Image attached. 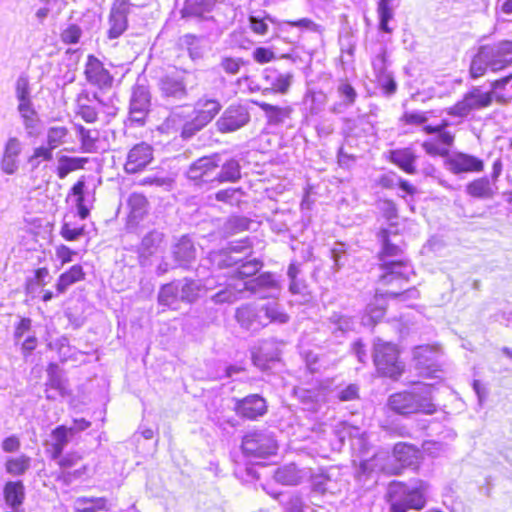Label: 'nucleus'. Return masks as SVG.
I'll use <instances>...</instances> for the list:
<instances>
[{"mask_svg":"<svg viewBox=\"0 0 512 512\" xmlns=\"http://www.w3.org/2000/svg\"><path fill=\"white\" fill-rule=\"evenodd\" d=\"M379 238L382 242V269L383 274L380 276V282L383 285L397 283L401 285L403 282L409 281L413 275L412 266L408 261L403 259L388 261V257L401 256L403 252L402 239L397 233L390 229H382L379 232Z\"/></svg>","mask_w":512,"mask_h":512,"instance_id":"obj_1","label":"nucleus"},{"mask_svg":"<svg viewBox=\"0 0 512 512\" xmlns=\"http://www.w3.org/2000/svg\"><path fill=\"white\" fill-rule=\"evenodd\" d=\"M512 63V41L503 40L491 45L480 46L472 58L470 75L476 79L488 69L493 72L502 70Z\"/></svg>","mask_w":512,"mask_h":512,"instance_id":"obj_2","label":"nucleus"},{"mask_svg":"<svg viewBox=\"0 0 512 512\" xmlns=\"http://www.w3.org/2000/svg\"><path fill=\"white\" fill-rule=\"evenodd\" d=\"M433 386L417 384L410 391L398 392L389 397V407L398 414H433L436 406L432 399Z\"/></svg>","mask_w":512,"mask_h":512,"instance_id":"obj_3","label":"nucleus"},{"mask_svg":"<svg viewBox=\"0 0 512 512\" xmlns=\"http://www.w3.org/2000/svg\"><path fill=\"white\" fill-rule=\"evenodd\" d=\"M427 484L415 481L410 484L392 482L388 488V502L392 512H407L409 509L420 510L426 504Z\"/></svg>","mask_w":512,"mask_h":512,"instance_id":"obj_4","label":"nucleus"},{"mask_svg":"<svg viewBox=\"0 0 512 512\" xmlns=\"http://www.w3.org/2000/svg\"><path fill=\"white\" fill-rule=\"evenodd\" d=\"M186 77V72H173L159 78L157 88L164 104L175 105L187 99Z\"/></svg>","mask_w":512,"mask_h":512,"instance_id":"obj_5","label":"nucleus"},{"mask_svg":"<svg viewBox=\"0 0 512 512\" xmlns=\"http://www.w3.org/2000/svg\"><path fill=\"white\" fill-rule=\"evenodd\" d=\"M398 349L390 342L378 339L374 344L373 360L377 370L384 376L397 377L401 374L403 366L398 361Z\"/></svg>","mask_w":512,"mask_h":512,"instance_id":"obj_6","label":"nucleus"},{"mask_svg":"<svg viewBox=\"0 0 512 512\" xmlns=\"http://www.w3.org/2000/svg\"><path fill=\"white\" fill-rule=\"evenodd\" d=\"M241 447L243 453L250 458H266L277 451V443L273 436L260 431L246 434Z\"/></svg>","mask_w":512,"mask_h":512,"instance_id":"obj_7","label":"nucleus"},{"mask_svg":"<svg viewBox=\"0 0 512 512\" xmlns=\"http://www.w3.org/2000/svg\"><path fill=\"white\" fill-rule=\"evenodd\" d=\"M493 92H483L480 87H473L463 99L450 107L448 114L465 117L473 110H480L492 104Z\"/></svg>","mask_w":512,"mask_h":512,"instance_id":"obj_8","label":"nucleus"},{"mask_svg":"<svg viewBox=\"0 0 512 512\" xmlns=\"http://www.w3.org/2000/svg\"><path fill=\"white\" fill-rule=\"evenodd\" d=\"M250 121V113L243 105L229 106L217 120L216 125L220 132H234Z\"/></svg>","mask_w":512,"mask_h":512,"instance_id":"obj_9","label":"nucleus"},{"mask_svg":"<svg viewBox=\"0 0 512 512\" xmlns=\"http://www.w3.org/2000/svg\"><path fill=\"white\" fill-rule=\"evenodd\" d=\"M151 104V95L146 85L137 83L132 90L130 99V119L143 124Z\"/></svg>","mask_w":512,"mask_h":512,"instance_id":"obj_10","label":"nucleus"},{"mask_svg":"<svg viewBox=\"0 0 512 512\" xmlns=\"http://www.w3.org/2000/svg\"><path fill=\"white\" fill-rule=\"evenodd\" d=\"M219 162L220 158L217 154L201 157L190 165L187 177L194 181L213 182Z\"/></svg>","mask_w":512,"mask_h":512,"instance_id":"obj_11","label":"nucleus"},{"mask_svg":"<svg viewBox=\"0 0 512 512\" xmlns=\"http://www.w3.org/2000/svg\"><path fill=\"white\" fill-rule=\"evenodd\" d=\"M152 160V146L141 142L133 146L128 152L124 169L127 173L134 174L143 170Z\"/></svg>","mask_w":512,"mask_h":512,"instance_id":"obj_12","label":"nucleus"},{"mask_svg":"<svg viewBox=\"0 0 512 512\" xmlns=\"http://www.w3.org/2000/svg\"><path fill=\"white\" fill-rule=\"evenodd\" d=\"M129 5L130 0H115L109 16L108 37L110 39H116L126 31Z\"/></svg>","mask_w":512,"mask_h":512,"instance_id":"obj_13","label":"nucleus"},{"mask_svg":"<svg viewBox=\"0 0 512 512\" xmlns=\"http://www.w3.org/2000/svg\"><path fill=\"white\" fill-rule=\"evenodd\" d=\"M22 152V143L17 137H9L5 143L0 161V169L7 175L14 174L19 168V156Z\"/></svg>","mask_w":512,"mask_h":512,"instance_id":"obj_14","label":"nucleus"},{"mask_svg":"<svg viewBox=\"0 0 512 512\" xmlns=\"http://www.w3.org/2000/svg\"><path fill=\"white\" fill-rule=\"evenodd\" d=\"M85 76L89 83L99 88L110 87L113 78L103 64L94 56H88L85 66Z\"/></svg>","mask_w":512,"mask_h":512,"instance_id":"obj_15","label":"nucleus"},{"mask_svg":"<svg viewBox=\"0 0 512 512\" xmlns=\"http://www.w3.org/2000/svg\"><path fill=\"white\" fill-rule=\"evenodd\" d=\"M235 410L238 415L256 419L266 413L267 406L265 400L257 394L249 395L243 399L237 400Z\"/></svg>","mask_w":512,"mask_h":512,"instance_id":"obj_16","label":"nucleus"},{"mask_svg":"<svg viewBox=\"0 0 512 512\" xmlns=\"http://www.w3.org/2000/svg\"><path fill=\"white\" fill-rule=\"evenodd\" d=\"M447 165L448 169L454 174L463 172H480L484 168L482 160L465 153H456L450 156L447 159Z\"/></svg>","mask_w":512,"mask_h":512,"instance_id":"obj_17","label":"nucleus"},{"mask_svg":"<svg viewBox=\"0 0 512 512\" xmlns=\"http://www.w3.org/2000/svg\"><path fill=\"white\" fill-rule=\"evenodd\" d=\"M97 102L98 105L107 108V113H112L110 111V106L107 102H105L97 93H93L92 98L88 93H82L78 97V114L82 117V119L88 123L95 122L97 120L98 111L97 108L93 105V102Z\"/></svg>","mask_w":512,"mask_h":512,"instance_id":"obj_18","label":"nucleus"},{"mask_svg":"<svg viewBox=\"0 0 512 512\" xmlns=\"http://www.w3.org/2000/svg\"><path fill=\"white\" fill-rule=\"evenodd\" d=\"M235 317L241 327L247 330L255 331L266 325V323L263 322V316L260 310L257 311L252 305H243L237 308Z\"/></svg>","mask_w":512,"mask_h":512,"instance_id":"obj_19","label":"nucleus"},{"mask_svg":"<svg viewBox=\"0 0 512 512\" xmlns=\"http://www.w3.org/2000/svg\"><path fill=\"white\" fill-rule=\"evenodd\" d=\"M5 503L11 512H24L22 504L25 499V487L21 481H8L3 489Z\"/></svg>","mask_w":512,"mask_h":512,"instance_id":"obj_20","label":"nucleus"},{"mask_svg":"<svg viewBox=\"0 0 512 512\" xmlns=\"http://www.w3.org/2000/svg\"><path fill=\"white\" fill-rule=\"evenodd\" d=\"M71 193L76 197L78 215L81 219L87 218L94 202V192L88 191L85 182L79 180L73 185Z\"/></svg>","mask_w":512,"mask_h":512,"instance_id":"obj_21","label":"nucleus"},{"mask_svg":"<svg viewBox=\"0 0 512 512\" xmlns=\"http://www.w3.org/2000/svg\"><path fill=\"white\" fill-rule=\"evenodd\" d=\"M324 325L336 338L344 336L347 332L352 331L355 326L353 317L333 312L324 322Z\"/></svg>","mask_w":512,"mask_h":512,"instance_id":"obj_22","label":"nucleus"},{"mask_svg":"<svg viewBox=\"0 0 512 512\" xmlns=\"http://www.w3.org/2000/svg\"><path fill=\"white\" fill-rule=\"evenodd\" d=\"M17 110L22 119L27 136L36 137L39 134L38 128L40 119L33 106V102L18 104Z\"/></svg>","mask_w":512,"mask_h":512,"instance_id":"obj_23","label":"nucleus"},{"mask_svg":"<svg viewBox=\"0 0 512 512\" xmlns=\"http://www.w3.org/2000/svg\"><path fill=\"white\" fill-rule=\"evenodd\" d=\"M73 435H75L73 433V429L64 425L58 426L52 431V444L50 450L52 460L60 458Z\"/></svg>","mask_w":512,"mask_h":512,"instance_id":"obj_24","label":"nucleus"},{"mask_svg":"<svg viewBox=\"0 0 512 512\" xmlns=\"http://www.w3.org/2000/svg\"><path fill=\"white\" fill-rule=\"evenodd\" d=\"M175 261L181 267H188L196 258V249L193 242L187 236H183L173 248Z\"/></svg>","mask_w":512,"mask_h":512,"instance_id":"obj_25","label":"nucleus"},{"mask_svg":"<svg viewBox=\"0 0 512 512\" xmlns=\"http://www.w3.org/2000/svg\"><path fill=\"white\" fill-rule=\"evenodd\" d=\"M254 103L265 113L268 124L280 125L290 118L293 109L290 106L280 107L266 102L254 101Z\"/></svg>","mask_w":512,"mask_h":512,"instance_id":"obj_26","label":"nucleus"},{"mask_svg":"<svg viewBox=\"0 0 512 512\" xmlns=\"http://www.w3.org/2000/svg\"><path fill=\"white\" fill-rule=\"evenodd\" d=\"M48 379L46 382V397L48 399H54L55 395L50 393L51 390H55L58 395L64 396L66 394V381L63 378L58 365L51 363L47 368Z\"/></svg>","mask_w":512,"mask_h":512,"instance_id":"obj_27","label":"nucleus"},{"mask_svg":"<svg viewBox=\"0 0 512 512\" xmlns=\"http://www.w3.org/2000/svg\"><path fill=\"white\" fill-rule=\"evenodd\" d=\"M176 282L180 290V300L187 303L195 302L198 299L200 292L204 287L210 288L208 283H205L203 285L198 280L183 279L178 280Z\"/></svg>","mask_w":512,"mask_h":512,"instance_id":"obj_28","label":"nucleus"},{"mask_svg":"<svg viewBox=\"0 0 512 512\" xmlns=\"http://www.w3.org/2000/svg\"><path fill=\"white\" fill-rule=\"evenodd\" d=\"M303 477V472L299 470L294 463L279 467L274 473L275 481L282 485H298L301 483Z\"/></svg>","mask_w":512,"mask_h":512,"instance_id":"obj_29","label":"nucleus"},{"mask_svg":"<svg viewBox=\"0 0 512 512\" xmlns=\"http://www.w3.org/2000/svg\"><path fill=\"white\" fill-rule=\"evenodd\" d=\"M417 156L411 148L396 149L390 152V160L408 174H415Z\"/></svg>","mask_w":512,"mask_h":512,"instance_id":"obj_30","label":"nucleus"},{"mask_svg":"<svg viewBox=\"0 0 512 512\" xmlns=\"http://www.w3.org/2000/svg\"><path fill=\"white\" fill-rule=\"evenodd\" d=\"M223 261L227 266L236 265L235 274L241 279L255 275L262 267V263L257 259H252L238 265L240 259L229 255Z\"/></svg>","mask_w":512,"mask_h":512,"instance_id":"obj_31","label":"nucleus"},{"mask_svg":"<svg viewBox=\"0 0 512 512\" xmlns=\"http://www.w3.org/2000/svg\"><path fill=\"white\" fill-rule=\"evenodd\" d=\"M221 107L219 101L215 99H199L195 114L207 125L219 113Z\"/></svg>","mask_w":512,"mask_h":512,"instance_id":"obj_32","label":"nucleus"},{"mask_svg":"<svg viewBox=\"0 0 512 512\" xmlns=\"http://www.w3.org/2000/svg\"><path fill=\"white\" fill-rule=\"evenodd\" d=\"M275 20L265 11H255L249 16V27L254 34L265 36L269 33V27Z\"/></svg>","mask_w":512,"mask_h":512,"instance_id":"obj_33","label":"nucleus"},{"mask_svg":"<svg viewBox=\"0 0 512 512\" xmlns=\"http://www.w3.org/2000/svg\"><path fill=\"white\" fill-rule=\"evenodd\" d=\"M393 454L403 466L414 465L418 462L419 458V450L416 447L402 442L394 446Z\"/></svg>","mask_w":512,"mask_h":512,"instance_id":"obj_34","label":"nucleus"},{"mask_svg":"<svg viewBox=\"0 0 512 512\" xmlns=\"http://www.w3.org/2000/svg\"><path fill=\"white\" fill-rule=\"evenodd\" d=\"M413 356L417 368L428 369L434 366L437 358V352L429 345H422L414 349Z\"/></svg>","mask_w":512,"mask_h":512,"instance_id":"obj_35","label":"nucleus"},{"mask_svg":"<svg viewBox=\"0 0 512 512\" xmlns=\"http://www.w3.org/2000/svg\"><path fill=\"white\" fill-rule=\"evenodd\" d=\"M241 178L240 164L235 159H230L223 163L219 171H215V181L236 182Z\"/></svg>","mask_w":512,"mask_h":512,"instance_id":"obj_36","label":"nucleus"},{"mask_svg":"<svg viewBox=\"0 0 512 512\" xmlns=\"http://www.w3.org/2000/svg\"><path fill=\"white\" fill-rule=\"evenodd\" d=\"M214 0H186L182 17H201L212 10Z\"/></svg>","mask_w":512,"mask_h":512,"instance_id":"obj_37","label":"nucleus"},{"mask_svg":"<svg viewBox=\"0 0 512 512\" xmlns=\"http://www.w3.org/2000/svg\"><path fill=\"white\" fill-rule=\"evenodd\" d=\"M466 192L472 197L488 199L494 195L493 187L487 177L478 178L466 186Z\"/></svg>","mask_w":512,"mask_h":512,"instance_id":"obj_38","label":"nucleus"},{"mask_svg":"<svg viewBox=\"0 0 512 512\" xmlns=\"http://www.w3.org/2000/svg\"><path fill=\"white\" fill-rule=\"evenodd\" d=\"M244 291L243 283L240 285L227 284L224 288L215 293L211 297V300L215 304H231L240 299V294Z\"/></svg>","mask_w":512,"mask_h":512,"instance_id":"obj_39","label":"nucleus"},{"mask_svg":"<svg viewBox=\"0 0 512 512\" xmlns=\"http://www.w3.org/2000/svg\"><path fill=\"white\" fill-rule=\"evenodd\" d=\"M111 504L104 497H80L76 500L77 512H99L109 510Z\"/></svg>","mask_w":512,"mask_h":512,"instance_id":"obj_40","label":"nucleus"},{"mask_svg":"<svg viewBox=\"0 0 512 512\" xmlns=\"http://www.w3.org/2000/svg\"><path fill=\"white\" fill-rule=\"evenodd\" d=\"M243 285L245 290L255 294L261 293L262 290L277 289V283L270 273L261 274L257 278L244 282Z\"/></svg>","mask_w":512,"mask_h":512,"instance_id":"obj_41","label":"nucleus"},{"mask_svg":"<svg viewBox=\"0 0 512 512\" xmlns=\"http://www.w3.org/2000/svg\"><path fill=\"white\" fill-rule=\"evenodd\" d=\"M84 272L82 266L74 265L67 272L62 273L56 284L58 293H64L69 286L82 280L84 278Z\"/></svg>","mask_w":512,"mask_h":512,"instance_id":"obj_42","label":"nucleus"},{"mask_svg":"<svg viewBox=\"0 0 512 512\" xmlns=\"http://www.w3.org/2000/svg\"><path fill=\"white\" fill-rule=\"evenodd\" d=\"M178 300H180V290L176 281L161 287L158 294V302L160 305L175 309Z\"/></svg>","mask_w":512,"mask_h":512,"instance_id":"obj_43","label":"nucleus"},{"mask_svg":"<svg viewBox=\"0 0 512 512\" xmlns=\"http://www.w3.org/2000/svg\"><path fill=\"white\" fill-rule=\"evenodd\" d=\"M394 0H379L377 13L379 17V29L386 33H391L392 28L389 27V21L394 16Z\"/></svg>","mask_w":512,"mask_h":512,"instance_id":"obj_44","label":"nucleus"},{"mask_svg":"<svg viewBox=\"0 0 512 512\" xmlns=\"http://www.w3.org/2000/svg\"><path fill=\"white\" fill-rule=\"evenodd\" d=\"M304 103L311 115H318L325 108L327 96L322 91H309L304 97Z\"/></svg>","mask_w":512,"mask_h":512,"instance_id":"obj_45","label":"nucleus"},{"mask_svg":"<svg viewBox=\"0 0 512 512\" xmlns=\"http://www.w3.org/2000/svg\"><path fill=\"white\" fill-rule=\"evenodd\" d=\"M86 162V158L61 156L57 168L58 177L64 179L70 172L83 168Z\"/></svg>","mask_w":512,"mask_h":512,"instance_id":"obj_46","label":"nucleus"},{"mask_svg":"<svg viewBox=\"0 0 512 512\" xmlns=\"http://www.w3.org/2000/svg\"><path fill=\"white\" fill-rule=\"evenodd\" d=\"M148 201L143 194L132 193L128 198L130 216L133 219H141L147 212Z\"/></svg>","mask_w":512,"mask_h":512,"instance_id":"obj_47","label":"nucleus"},{"mask_svg":"<svg viewBox=\"0 0 512 512\" xmlns=\"http://www.w3.org/2000/svg\"><path fill=\"white\" fill-rule=\"evenodd\" d=\"M260 313L265 318V321L263 322L266 323V325L270 322L283 324L289 319L288 315L280 309L277 303H271L263 306L260 309Z\"/></svg>","mask_w":512,"mask_h":512,"instance_id":"obj_48","label":"nucleus"},{"mask_svg":"<svg viewBox=\"0 0 512 512\" xmlns=\"http://www.w3.org/2000/svg\"><path fill=\"white\" fill-rule=\"evenodd\" d=\"M381 301L382 299L376 297L374 302L367 305L365 315L362 319L364 325H373L384 316L385 308L384 305L380 303Z\"/></svg>","mask_w":512,"mask_h":512,"instance_id":"obj_49","label":"nucleus"},{"mask_svg":"<svg viewBox=\"0 0 512 512\" xmlns=\"http://www.w3.org/2000/svg\"><path fill=\"white\" fill-rule=\"evenodd\" d=\"M30 457L21 455L15 458H9L6 461L5 468L7 473L13 476L23 475L30 468Z\"/></svg>","mask_w":512,"mask_h":512,"instance_id":"obj_50","label":"nucleus"},{"mask_svg":"<svg viewBox=\"0 0 512 512\" xmlns=\"http://www.w3.org/2000/svg\"><path fill=\"white\" fill-rule=\"evenodd\" d=\"M163 240V234L159 231L153 230L147 233L141 242V251L143 254H153Z\"/></svg>","mask_w":512,"mask_h":512,"instance_id":"obj_51","label":"nucleus"},{"mask_svg":"<svg viewBox=\"0 0 512 512\" xmlns=\"http://www.w3.org/2000/svg\"><path fill=\"white\" fill-rule=\"evenodd\" d=\"M15 96L18 104L32 102L31 89L27 76L21 75L17 78L15 83Z\"/></svg>","mask_w":512,"mask_h":512,"instance_id":"obj_52","label":"nucleus"},{"mask_svg":"<svg viewBox=\"0 0 512 512\" xmlns=\"http://www.w3.org/2000/svg\"><path fill=\"white\" fill-rule=\"evenodd\" d=\"M68 129L64 126H52L47 130V145L53 150L65 143Z\"/></svg>","mask_w":512,"mask_h":512,"instance_id":"obj_53","label":"nucleus"},{"mask_svg":"<svg viewBox=\"0 0 512 512\" xmlns=\"http://www.w3.org/2000/svg\"><path fill=\"white\" fill-rule=\"evenodd\" d=\"M53 149L47 146H39L33 150L32 155L28 158V163L33 169L39 167L43 161H50L53 158Z\"/></svg>","mask_w":512,"mask_h":512,"instance_id":"obj_54","label":"nucleus"},{"mask_svg":"<svg viewBox=\"0 0 512 512\" xmlns=\"http://www.w3.org/2000/svg\"><path fill=\"white\" fill-rule=\"evenodd\" d=\"M77 132L82 142V146L86 152H92L95 148V142L98 138L96 130H89L82 125L77 126Z\"/></svg>","mask_w":512,"mask_h":512,"instance_id":"obj_55","label":"nucleus"},{"mask_svg":"<svg viewBox=\"0 0 512 512\" xmlns=\"http://www.w3.org/2000/svg\"><path fill=\"white\" fill-rule=\"evenodd\" d=\"M291 82H292L291 74H289V73L278 74L271 83L272 88L265 89L263 93L267 94L270 91H274V92H278L281 94H285L288 91V89L291 85Z\"/></svg>","mask_w":512,"mask_h":512,"instance_id":"obj_56","label":"nucleus"},{"mask_svg":"<svg viewBox=\"0 0 512 512\" xmlns=\"http://www.w3.org/2000/svg\"><path fill=\"white\" fill-rule=\"evenodd\" d=\"M268 345V342H263L262 346H260L256 351L252 352V359L256 366L264 369L265 363L268 361H274L278 358V354L275 353H266V347Z\"/></svg>","mask_w":512,"mask_h":512,"instance_id":"obj_57","label":"nucleus"},{"mask_svg":"<svg viewBox=\"0 0 512 512\" xmlns=\"http://www.w3.org/2000/svg\"><path fill=\"white\" fill-rule=\"evenodd\" d=\"M337 93L341 100L349 106H352L357 98L356 90L347 81H341L338 84Z\"/></svg>","mask_w":512,"mask_h":512,"instance_id":"obj_58","label":"nucleus"},{"mask_svg":"<svg viewBox=\"0 0 512 512\" xmlns=\"http://www.w3.org/2000/svg\"><path fill=\"white\" fill-rule=\"evenodd\" d=\"M205 126L206 124L203 121H201L200 118L195 114L191 120L185 122V124L183 125L181 136L184 139H189Z\"/></svg>","mask_w":512,"mask_h":512,"instance_id":"obj_59","label":"nucleus"},{"mask_svg":"<svg viewBox=\"0 0 512 512\" xmlns=\"http://www.w3.org/2000/svg\"><path fill=\"white\" fill-rule=\"evenodd\" d=\"M49 276L47 268H39L35 271L33 279H29L26 284V290L28 293H33L36 286H44L46 284V278Z\"/></svg>","mask_w":512,"mask_h":512,"instance_id":"obj_60","label":"nucleus"},{"mask_svg":"<svg viewBox=\"0 0 512 512\" xmlns=\"http://www.w3.org/2000/svg\"><path fill=\"white\" fill-rule=\"evenodd\" d=\"M284 512H305V504L303 498L298 494H292L289 498L282 502Z\"/></svg>","mask_w":512,"mask_h":512,"instance_id":"obj_61","label":"nucleus"},{"mask_svg":"<svg viewBox=\"0 0 512 512\" xmlns=\"http://www.w3.org/2000/svg\"><path fill=\"white\" fill-rule=\"evenodd\" d=\"M81 35V28L76 24H70L66 29L62 31L61 40L66 44H76L78 43Z\"/></svg>","mask_w":512,"mask_h":512,"instance_id":"obj_62","label":"nucleus"},{"mask_svg":"<svg viewBox=\"0 0 512 512\" xmlns=\"http://www.w3.org/2000/svg\"><path fill=\"white\" fill-rule=\"evenodd\" d=\"M302 354L306 365L311 372H318L321 368L325 367L323 360L313 351H303Z\"/></svg>","mask_w":512,"mask_h":512,"instance_id":"obj_63","label":"nucleus"},{"mask_svg":"<svg viewBox=\"0 0 512 512\" xmlns=\"http://www.w3.org/2000/svg\"><path fill=\"white\" fill-rule=\"evenodd\" d=\"M243 61L240 58L224 57L220 62V67L228 74L235 75L240 71Z\"/></svg>","mask_w":512,"mask_h":512,"instance_id":"obj_64","label":"nucleus"}]
</instances>
